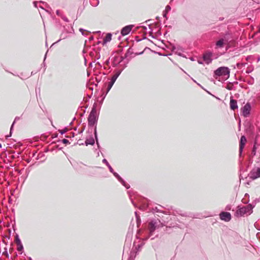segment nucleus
<instances>
[{"instance_id":"1","label":"nucleus","mask_w":260,"mask_h":260,"mask_svg":"<svg viewBox=\"0 0 260 260\" xmlns=\"http://www.w3.org/2000/svg\"><path fill=\"white\" fill-rule=\"evenodd\" d=\"M96 107L97 104L94 103L88 117V122L89 127L93 126L95 125L96 126L99 118V114L96 111Z\"/></svg>"},{"instance_id":"2","label":"nucleus","mask_w":260,"mask_h":260,"mask_svg":"<svg viewBox=\"0 0 260 260\" xmlns=\"http://www.w3.org/2000/svg\"><path fill=\"white\" fill-rule=\"evenodd\" d=\"M253 207L254 206L251 204H249L242 207L239 206H238V209L236 212V215L237 216H242L245 214H250L252 212V209Z\"/></svg>"},{"instance_id":"3","label":"nucleus","mask_w":260,"mask_h":260,"mask_svg":"<svg viewBox=\"0 0 260 260\" xmlns=\"http://www.w3.org/2000/svg\"><path fill=\"white\" fill-rule=\"evenodd\" d=\"M230 70L228 67H221L214 71V76L215 78H217V77L225 76H227V78H229L230 76Z\"/></svg>"},{"instance_id":"4","label":"nucleus","mask_w":260,"mask_h":260,"mask_svg":"<svg viewBox=\"0 0 260 260\" xmlns=\"http://www.w3.org/2000/svg\"><path fill=\"white\" fill-rule=\"evenodd\" d=\"M161 224L160 221L158 219L151 220L148 224V229L149 231V238H150L154 231L158 229L159 225Z\"/></svg>"},{"instance_id":"5","label":"nucleus","mask_w":260,"mask_h":260,"mask_svg":"<svg viewBox=\"0 0 260 260\" xmlns=\"http://www.w3.org/2000/svg\"><path fill=\"white\" fill-rule=\"evenodd\" d=\"M249 177L252 179L255 180L260 177V168L253 169L249 174Z\"/></svg>"},{"instance_id":"6","label":"nucleus","mask_w":260,"mask_h":260,"mask_svg":"<svg viewBox=\"0 0 260 260\" xmlns=\"http://www.w3.org/2000/svg\"><path fill=\"white\" fill-rule=\"evenodd\" d=\"M251 105L249 103H247L244 107L241 108V112L242 115L244 117H247L249 116L251 110Z\"/></svg>"},{"instance_id":"7","label":"nucleus","mask_w":260,"mask_h":260,"mask_svg":"<svg viewBox=\"0 0 260 260\" xmlns=\"http://www.w3.org/2000/svg\"><path fill=\"white\" fill-rule=\"evenodd\" d=\"M219 217L221 220L228 222L231 219V214L230 212L222 211L219 214Z\"/></svg>"},{"instance_id":"8","label":"nucleus","mask_w":260,"mask_h":260,"mask_svg":"<svg viewBox=\"0 0 260 260\" xmlns=\"http://www.w3.org/2000/svg\"><path fill=\"white\" fill-rule=\"evenodd\" d=\"M213 54L211 52H207L205 53L203 55V59L204 61L207 64L211 63L212 61V56Z\"/></svg>"},{"instance_id":"9","label":"nucleus","mask_w":260,"mask_h":260,"mask_svg":"<svg viewBox=\"0 0 260 260\" xmlns=\"http://www.w3.org/2000/svg\"><path fill=\"white\" fill-rule=\"evenodd\" d=\"M111 173L126 189H128L130 188V185L126 183V182L120 176V175L118 173L114 172V170L113 172Z\"/></svg>"},{"instance_id":"10","label":"nucleus","mask_w":260,"mask_h":260,"mask_svg":"<svg viewBox=\"0 0 260 260\" xmlns=\"http://www.w3.org/2000/svg\"><path fill=\"white\" fill-rule=\"evenodd\" d=\"M134 25H128L123 27L121 30V34L124 36L128 35L132 30Z\"/></svg>"},{"instance_id":"11","label":"nucleus","mask_w":260,"mask_h":260,"mask_svg":"<svg viewBox=\"0 0 260 260\" xmlns=\"http://www.w3.org/2000/svg\"><path fill=\"white\" fill-rule=\"evenodd\" d=\"M246 142V137L244 136H242L240 140V144H239V154L241 155L243 151V149L245 145Z\"/></svg>"},{"instance_id":"12","label":"nucleus","mask_w":260,"mask_h":260,"mask_svg":"<svg viewBox=\"0 0 260 260\" xmlns=\"http://www.w3.org/2000/svg\"><path fill=\"white\" fill-rule=\"evenodd\" d=\"M230 106L231 109L234 111L237 109L238 108L237 101L232 97L230 99Z\"/></svg>"},{"instance_id":"13","label":"nucleus","mask_w":260,"mask_h":260,"mask_svg":"<svg viewBox=\"0 0 260 260\" xmlns=\"http://www.w3.org/2000/svg\"><path fill=\"white\" fill-rule=\"evenodd\" d=\"M95 143V140L92 136L89 138H87L85 141V144L86 146L88 145H93Z\"/></svg>"},{"instance_id":"14","label":"nucleus","mask_w":260,"mask_h":260,"mask_svg":"<svg viewBox=\"0 0 260 260\" xmlns=\"http://www.w3.org/2000/svg\"><path fill=\"white\" fill-rule=\"evenodd\" d=\"M122 70H123V69L115 70L114 71L115 74L112 77L111 79L116 81L117 78L119 77V76L121 73Z\"/></svg>"},{"instance_id":"15","label":"nucleus","mask_w":260,"mask_h":260,"mask_svg":"<svg viewBox=\"0 0 260 260\" xmlns=\"http://www.w3.org/2000/svg\"><path fill=\"white\" fill-rule=\"evenodd\" d=\"M112 39V34L111 33H108L106 34L105 38L104 39L103 44L110 42Z\"/></svg>"},{"instance_id":"16","label":"nucleus","mask_w":260,"mask_h":260,"mask_svg":"<svg viewBox=\"0 0 260 260\" xmlns=\"http://www.w3.org/2000/svg\"><path fill=\"white\" fill-rule=\"evenodd\" d=\"M94 136L95 137V140L96 141V143L98 145V147L99 148H100V146L99 143L98 138V134H97V130H96V126H95L94 128V131H93Z\"/></svg>"},{"instance_id":"17","label":"nucleus","mask_w":260,"mask_h":260,"mask_svg":"<svg viewBox=\"0 0 260 260\" xmlns=\"http://www.w3.org/2000/svg\"><path fill=\"white\" fill-rule=\"evenodd\" d=\"M102 162L105 164L108 168L110 172H113V169L112 167L110 166L107 160L105 158L103 159Z\"/></svg>"},{"instance_id":"18","label":"nucleus","mask_w":260,"mask_h":260,"mask_svg":"<svg viewBox=\"0 0 260 260\" xmlns=\"http://www.w3.org/2000/svg\"><path fill=\"white\" fill-rule=\"evenodd\" d=\"M216 45L217 47L219 48H222L224 46V40L223 39H219L216 43Z\"/></svg>"},{"instance_id":"19","label":"nucleus","mask_w":260,"mask_h":260,"mask_svg":"<svg viewBox=\"0 0 260 260\" xmlns=\"http://www.w3.org/2000/svg\"><path fill=\"white\" fill-rule=\"evenodd\" d=\"M134 53L132 47H129L125 53V57H129Z\"/></svg>"},{"instance_id":"20","label":"nucleus","mask_w":260,"mask_h":260,"mask_svg":"<svg viewBox=\"0 0 260 260\" xmlns=\"http://www.w3.org/2000/svg\"><path fill=\"white\" fill-rule=\"evenodd\" d=\"M90 3L93 7H96L99 4V0H90Z\"/></svg>"},{"instance_id":"21","label":"nucleus","mask_w":260,"mask_h":260,"mask_svg":"<svg viewBox=\"0 0 260 260\" xmlns=\"http://www.w3.org/2000/svg\"><path fill=\"white\" fill-rule=\"evenodd\" d=\"M135 215H136L137 225L138 226L141 223V219H140V216L138 215V213H137V212L136 211L135 212Z\"/></svg>"},{"instance_id":"22","label":"nucleus","mask_w":260,"mask_h":260,"mask_svg":"<svg viewBox=\"0 0 260 260\" xmlns=\"http://www.w3.org/2000/svg\"><path fill=\"white\" fill-rule=\"evenodd\" d=\"M79 31L81 32L82 35L86 36L89 34V32L87 30L84 29L83 28H80Z\"/></svg>"},{"instance_id":"23","label":"nucleus","mask_w":260,"mask_h":260,"mask_svg":"<svg viewBox=\"0 0 260 260\" xmlns=\"http://www.w3.org/2000/svg\"><path fill=\"white\" fill-rule=\"evenodd\" d=\"M79 31L81 32L82 35L86 36L89 34V32L87 30L84 29L83 28H80Z\"/></svg>"},{"instance_id":"24","label":"nucleus","mask_w":260,"mask_h":260,"mask_svg":"<svg viewBox=\"0 0 260 260\" xmlns=\"http://www.w3.org/2000/svg\"><path fill=\"white\" fill-rule=\"evenodd\" d=\"M79 31L81 32L82 35L86 36L89 34V32L87 30L84 29L83 28H80Z\"/></svg>"},{"instance_id":"25","label":"nucleus","mask_w":260,"mask_h":260,"mask_svg":"<svg viewBox=\"0 0 260 260\" xmlns=\"http://www.w3.org/2000/svg\"><path fill=\"white\" fill-rule=\"evenodd\" d=\"M79 31L81 32L82 35L86 36L89 34V32L87 30L84 29L83 28H80Z\"/></svg>"},{"instance_id":"26","label":"nucleus","mask_w":260,"mask_h":260,"mask_svg":"<svg viewBox=\"0 0 260 260\" xmlns=\"http://www.w3.org/2000/svg\"><path fill=\"white\" fill-rule=\"evenodd\" d=\"M256 147L255 145H254L252 148L251 155L252 156H254L256 154Z\"/></svg>"},{"instance_id":"27","label":"nucleus","mask_w":260,"mask_h":260,"mask_svg":"<svg viewBox=\"0 0 260 260\" xmlns=\"http://www.w3.org/2000/svg\"><path fill=\"white\" fill-rule=\"evenodd\" d=\"M246 63H241V62H238L236 64V66L238 68L241 69L242 67H244L246 65Z\"/></svg>"},{"instance_id":"28","label":"nucleus","mask_w":260,"mask_h":260,"mask_svg":"<svg viewBox=\"0 0 260 260\" xmlns=\"http://www.w3.org/2000/svg\"><path fill=\"white\" fill-rule=\"evenodd\" d=\"M127 57H125V54L123 56H121L120 57L119 60L117 61V63L116 64H118L120 62H121L124 59L126 58Z\"/></svg>"},{"instance_id":"29","label":"nucleus","mask_w":260,"mask_h":260,"mask_svg":"<svg viewBox=\"0 0 260 260\" xmlns=\"http://www.w3.org/2000/svg\"><path fill=\"white\" fill-rule=\"evenodd\" d=\"M113 85V84H112V83H111L110 82L108 83V87H107V92H106V94L110 91V90L111 89V88H112Z\"/></svg>"},{"instance_id":"30","label":"nucleus","mask_w":260,"mask_h":260,"mask_svg":"<svg viewBox=\"0 0 260 260\" xmlns=\"http://www.w3.org/2000/svg\"><path fill=\"white\" fill-rule=\"evenodd\" d=\"M55 147H56V148H57L58 149H61L62 148L61 147H59V145H54V146H52L51 148H50V151L51 150L53 151L54 150Z\"/></svg>"},{"instance_id":"31","label":"nucleus","mask_w":260,"mask_h":260,"mask_svg":"<svg viewBox=\"0 0 260 260\" xmlns=\"http://www.w3.org/2000/svg\"><path fill=\"white\" fill-rule=\"evenodd\" d=\"M59 142H61L62 143L64 144H70L69 141L66 139H63L61 141L59 140Z\"/></svg>"},{"instance_id":"32","label":"nucleus","mask_w":260,"mask_h":260,"mask_svg":"<svg viewBox=\"0 0 260 260\" xmlns=\"http://www.w3.org/2000/svg\"><path fill=\"white\" fill-rule=\"evenodd\" d=\"M119 57L118 56H115L114 57V66H116L117 64H116L117 63V61L119 60Z\"/></svg>"},{"instance_id":"33","label":"nucleus","mask_w":260,"mask_h":260,"mask_svg":"<svg viewBox=\"0 0 260 260\" xmlns=\"http://www.w3.org/2000/svg\"><path fill=\"white\" fill-rule=\"evenodd\" d=\"M61 18L66 22H68L69 21L68 18L65 16L61 15Z\"/></svg>"},{"instance_id":"34","label":"nucleus","mask_w":260,"mask_h":260,"mask_svg":"<svg viewBox=\"0 0 260 260\" xmlns=\"http://www.w3.org/2000/svg\"><path fill=\"white\" fill-rule=\"evenodd\" d=\"M68 128L67 127H65L63 129L61 130L60 131V133L61 135H63V134H64L65 133H66L68 131Z\"/></svg>"},{"instance_id":"35","label":"nucleus","mask_w":260,"mask_h":260,"mask_svg":"<svg viewBox=\"0 0 260 260\" xmlns=\"http://www.w3.org/2000/svg\"><path fill=\"white\" fill-rule=\"evenodd\" d=\"M171 7L169 5H167L166 7L165 12H168L169 11L171 10Z\"/></svg>"},{"instance_id":"36","label":"nucleus","mask_w":260,"mask_h":260,"mask_svg":"<svg viewBox=\"0 0 260 260\" xmlns=\"http://www.w3.org/2000/svg\"><path fill=\"white\" fill-rule=\"evenodd\" d=\"M153 212H159L160 210L157 208V207H155V208L152 209Z\"/></svg>"},{"instance_id":"37","label":"nucleus","mask_w":260,"mask_h":260,"mask_svg":"<svg viewBox=\"0 0 260 260\" xmlns=\"http://www.w3.org/2000/svg\"><path fill=\"white\" fill-rule=\"evenodd\" d=\"M74 136H75V133H72V135H71V136H66V137L67 138H71L74 137Z\"/></svg>"},{"instance_id":"38","label":"nucleus","mask_w":260,"mask_h":260,"mask_svg":"<svg viewBox=\"0 0 260 260\" xmlns=\"http://www.w3.org/2000/svg\"><path fill=\"white\" fill-rule=\"evenodd\" d=\"M147 207V205L146 204H144L143 206L140 207V209L144 210L145 208Z\"/></svg>"},{"instance_id":"39","label":"nucleus","mask_w":260,"mask_h":260,"mask_svg":"<svg viewBox=\"0 0 260 260\" xmlns=\"http://www.w3.org/2000/svg\"><path fill=\"white\" fill-rule=\"evenodd\" d=\"M3 255H5L6 257H9V254L7 251L3 252Z\"/></svg>"},{"instance_id":"40","label":"nucleus","mask_w":260,"mask_h":260,"mask_svg":"<svg viewBox=\"0 0 260 260\" xmlns=\"http://www.w3.org/2000/svg\"><path fill=\"white\" fill-rule=\"evenodd\" d=\"M167 13H168V12H165V11H164V12H163V14H162V15H163L164 17H165V18H167Z\"/></svg>"},{"instance_id":"41","label":"nucleus","mask_w":260,"mask_h":260,"mask_svg":"<svg viewBox=\"0 0 260 260\" xmlns=\"http://www.w3.org/2000/svg\"><path fill=\"white\" fill-rule=\"evenodd\" d=\"M231 206L230 205H228L226 208H225V210H231Z\"/></svg>"},{"instance_id":"42","label":"nucleus","mask_w":260,"mask_h":260,"mask_svg":"<svg viewBox=\"0 0 260 260\" xmlns=\"http://www.w3.org/2000/svg\"><path fill=\"white\" fill-rule=\"evenodd\" d=\"M56 13L58 16H60L61 17V15L60 14L59 10H57Z\"/></svg>"},{"instance_id":"43","label":"nucleus","mask_w":260,"mask_h":260,"mask_svg":"<svg viewBox=\"0 0 260 260\" xmlns=\"http://www.w3.org/2000/svg\"><path fill=\"white\" fill-rule=\"evenodd\" d=\"M226 88L228 90H232L233 88L232 86H227V87H226Z\"/></svg>"},{"instance_id":"44","label":"nucleus","mask_w":260,"mask_h":260,"mask_svg":"<svg viewBox=\"0 0 260 260\" xmlns=\"http://www.w3.org/2000/svg\"><path fill=\"white\" fill-rule=\"evenodd\" d=\"M115 81L113 80V79H112L111 78L110 79V83H112V84H114V83H115Z\"/></svg>"},{"instance_id":"45","label":"nucleus","mask_w":260,"mask_h":260,"mask_svg":"<svg viewBox=\"0 0 260 260\" xmlns=\"http://www.w3.org/2000/svg\"><path fill=\"white\" fill-rule=\"evenodd\" d=\"M115 81L113 80V79H112L111 78L110 79V83H112V84H114V83H115Z\"/></svg>"},{"instance_id":"46","label":"nucleus","mask_w":260,"mask_h":260,"mask_svg":"<svg viewBox=\"0 0 260 260\" xmlns=\"http://www.w3.org/2000/svg\"><path fill=\"white\" fill-rule=\"evenodd\" d=\"M60 40H61V39H59L57 41H56V42H55V43H53V44H52V45L50 47V48L51 47H52V46H53L55 44H56V43H57V42H59V41H60Z\"/></svg>"},{"instance_id":"47","label":"nucleus","mask_w":260,"mask_h":260,"mask_svg":"<svg viewBox=\"0 0 260 260\" xmlns=\"http://www.w3.org/2000/svg\"><path fill=\"white\" fill-rule=\"evenodd\" d=\"M84 129H85V128H84V127L82 128L80 131H79V134H81V133H83V132L84 131Z\"/></svg>"},{"instance_id":"48","label":"nucleus","mask_w":260,"mask_h":260,"mask_svg":"<svg viewBox=\"0 0 260 260\" xmlns=\"http://www.w3.org/2000/svg\"><path fill=\"white\" fill-rule=\"evenodd\" d=\"M198 62L199 64H203V61L201 60H198Z\"/></svg>"},{"instance_id":"49","label":"nucleus","mask_w":260,"mask_h":260,"mask_svg":"<svg viewBox=\"0 0 260 260\" xmlns=\"http://www.w3.org/2000/svg\"><path fill=\"white\" fill-rule=\"evenodd\" d=\"M143 53V51H142V52H139V53H135V55H138L142 54Z\"/></svg>"},{"instance_id":"50","label":"nucleus","mask_w":260,"mask_h":260,"mask_svg":"<svg viewBox=\"0 0 260 260\" xmlns=\"http://www.w3.org/2000/svg\"><path fill=\"white\" fill-rule=\"evenodd\" d=\"M93 40V36H90V37H89V41H91V40Z\"/></svg>"},{"instance_id":"51","label":"nucleus","mask_w":260,"mask_h":260,"mask_svg":"<svg viewBox=\"0 0 260 260\" xmlns=\"http://www.w3.org/2000/svg\"><path fill=\"white\" fill-rule=\"evenodd\" d=\"M150 36H151L152 38H154V37L152 36V30H151L150 32Z\"/></svg>"},{"instance_id":"52","label":"nucleus","mask_w":260,"mask_h":260,"mask_svg":"<svg viewBox=\"0 0 260 260\" xmlns=\"http://www.w3.org/2000/svg\"><path fill=\"white\" fill-rule=\"evenodd\" d=\"M251 72V71L247 70L246 72V73L249 74V73H250Z\"/></svg>"},{"instance_id":"53","label":"nucleus","mask_w":260,"mask_h":260,"mask_svg":"<svg viewBox=\"0 0 260 260\" xmlns=\"http://www.w3.org/2000/svg\"><path fill=\"white\" fill-rule=\"evenodd\" d=\"M223 19H224L223 17H220V18H219V20L222 21L223 20Z\"/></svg>"},{"instance_id":"54","label":"nucleus","mask_w":260,"mask_h":260,"mask_svg":"<svg viewBox=\"0 0 260 260\" xmlns=\"http://www.w3.org/2000/svg\"><path fill=\"white\" fill-rule=\"evenodd\" d=\"M250 131H251V134H254V132H253L252 129L251 128H250Z\"/></svg>"},{"instance_id":"55","label":"nucleus","mask_w":260,"mask_h":260,"mask_svg":"<svg viewBox=\"0 0 260 260\" xmlns=\"http://www.w3.org/2000/svg\"><path fill=\"white\" fill-rule=\"evenodd\" d=\"M57 134H56V135L55 136H52V138H53L57 137Z\"/></svg>"},{"instance_id":"56","label":"nucleus","mask_w":260,"mask_h":260,"mask_svg":"<svg viewBox=\"0 0 260 260\" xmlns=\"http://www.w3.org/2000/svg\"><path fill=\"white\" fill-rule=\"evenodd\" d=\"M14 124V122H13V123L12 124V126H11V131H12V127H13V126Z\"/></svg>"},{"instance_id":"57","label":"nucleus","mask_w":260,"mask_h":260,"mask_svg":"<svg viewBox=\"0 0 260 260\" xmlns=\"http://www.w3.org/2000/svg\"><path fill=\"white\" fill-rule=\"evenodd\" d=\"M48 51V50H47L45 56V59L46 58L47 53Z\"/></svg>"},{"instance_id":"58","label":"nucleus","mask_w":260,"mask_h":260,"mask_svg":"<svg viewBox=\"0 0 260 260\" xmlns=\"http://www.w3.org/2000/svg\"><path fill=\"white\" fill-rule=\"evenodd\" d=\"M84 62H85V64L86 63V59L84 57Z\"/></svg>"},{"instance_id":"59","label":"nucleus","mask_w":260,"mask_h":260,"mask_svg":"<svg viewBox=\"0 0 260 260\" xmlns=\"http://www.w3.org/2000/svg\"><path fill=\"white\" fill-rule=\"evenodd\" d=\"M22 248V246H21V247H19V248H18V250H21V249Z\"/></svg>"},{"instance_id":"60","label":"nucleus","mask_w":260,"mask_h":260,"mask_svg":"<svg viewBox=\"0 0 260 260\" xmlns=\"http://www.w3.org/2000/svg\"><path fill=\"white\" fill-rule=\"evenodd\" d=\"M83 144H83L82 142H81V143H79V145H83Z\"/></svg>"},{"instance_id":"61","label":"nucleus","mask_w":260,"mask_h":260,"mask_svg":"<svg viewBox=\"0 0 260 260\" xmlns=\"http://www.w3.org/2000/svg\"><path fill=\"white\" fill-rule=\"evenodd\" d=\"M83 144H83L82 142H81V143H79V145H83Z\"/></svg>"},{"instance_id":"62","label":"nucleus","mask_w":260,"mask_h":260,"mask_svg":"<svg viewBox=\"0 0 260 260\" xmlns=\"http://www.w3.org/2000/svg\"><path fill=\"white\" fill-rule=\"evenodd\" d=\"M132 203H133V204L134 206H136V205L135 204V203H134V202H133L132 200Z\"/></svg>"},{"instance_id":"63","label":"nucleus","mask_w":260,"mask_h":260,"mask_svg":"<svg viewBox=\"0 0 260 260\" xmlns=\"http://www.w3.org/2000/svg\"><path fill=\"white\" fill-rule=\"evenodd\" d=\"M144 29H147L146 27V26H144Z\"/></svg>"},{"instance_id":"64","label":"nucleus","mask_w":260,"mask_h":260,"mask_svg":"<svg viewBox=\"0 0 260 260\" xmlns=\"http://www.w3.org/2000/svg\"><path fill=\"white\" fill-rule=\"evenodd\" d=\"M190 59H191V60H194V59H193V58H192V57H191V58H190Z\"/></svg>"}]
</instances>
